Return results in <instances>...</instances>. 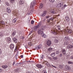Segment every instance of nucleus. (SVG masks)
I'll return each mask as SVG.
<instances>
[{
    "instance_id": "f257e3e1",
    "label": "nucleus",
    "mask_w": 73,
    "mask_h": 73,
    "mask_svg": "<svg viewBox=\"0 0 73 73\" xmlns=\"http://www.w3.org/2000/svg\"><path fill=\"white\" fill-rule=\"evenodd\" d=\"M44 29H45V27H44L41 26L38 30V35L41 34V36L45 38L47 36L44 33L43 31L44 30Z\"/></svg>"
},
{
    "instance_id": "f03ea898",
    "label": "nucleus",
    "mask_w": 73,
    "mask_h": 73,
    "mask_svg": "<svg viewBox=\"0 0 73 73\" xmlns=\"http://www.w3.org/2000/svg\"><path fill=\"white\" fill-rule=\"evenodd\" d=\"M41 26V23H39L38 24V25L35 26L34 27V30L35 31H36L38 28H39Z\"/></svg>"
},
{
    "instance_id": "7ed1b4c3",
    "label": "nucleus",
    "mask_w": 73,
    "mask_h": 73,
    "mask_svg": "<svg viewBox=\"0 0 73 73\" xmlns=\"http://www.w3.org/2000/svg\"><path fill=\"white\" fill-rule=\"evenodd\" d=\"M62 52L63 53V54L64 56L65 55H66V50L65 49H63L62 50Z\"/></svg>"
},
{
    "instance_id": "20e7f679",
    "label": "nucleus",
    "mask_w": 73,
    "mask_h": 73,
    "mask_svg": "<svg viewBox=\"0 0 73 73\" xmlns=\"http://www.w3.org/2000/svg\"><path fill=\"white\" fill-rule=\"evenodd\" d=\"M50 12L53 15H54V14H55V13H56V10L53 9H51L50 10Z\"/></svg>"
},
{
    "instance_id": "39448f33",
    "label": "nucleus",
    "mask_w": 73,
    "mask_h": 73,
    "mask_svg": "<svg viewBox=\"0 0 73 73\" xmlns=\"http://www.w3.org/2000/svg\"><path fill=\"white\" fill-rule=\"evenodd\" d=\"M62 5H63V3H60L57 5V7H59V8H61V7H62Z\"/></svg>"
},
{
    "instance_id": "423d86ee",
    "label": "nucleus",
    "mask_w": 73,
    "mask_h": 73,
    "mask_svg": "<svg viewBox=\"0 0 73 73\" xmlns=\"http://www.w3.org/2000/svg\"><path fill=\"white\" fill-rule=\"evenodd\" d=\"M47 44L48 46H50L51 45V41L50 40H48L47 41Z\"/></svg>"
},
{
    "instance_id": "0eeeda50",
    "label": "nucleus",
    "mask_w": 73,
    "mask_h": 73,
    "mask_svg": "<svg viewBox=\"0 0 73 73\" xmlns=\"http://www.w3.org/2000/svg\"><path fill=\"white\" fill-rule=\"evenodd\" d=\"M67 31H68V33L70 35H72L73 34V31L71 30H68Z\"/></svg>"
},
{
    "instance_id": "6e6552de",
    "label": "nucleus",
    "mask_w": 73,
    "mask_h": 73,
    "mask_svg": "<svg viewBox=\"0 0 73 73\" xmlns=\"http://www.w3.org/2000/svg\"><path fill=\"white\" fill-rule=\"evenodd\" d=\"M65 68L68 70H70V67L69 66H68L67 65L66 66H65Z\"/></svg>"
},
{
    "instance_id": "1a4fd4ad",
    "label": "nucleus",
    "mask_w": 73,
    "mask_h": 73,
    "mask_svg": "<svg viewBox=\"0 0 73 73\" xmlns=\"http://www.w3.org/2000/svg\"><path fill=\"white\" fill-rule=\"evenodd\" d=\"M6 12L8 13H11V10H10V9L8 7H7L6 9Z\"/></svg>"
},
{
    "instance_id": "9d476101",
    "label": "nucleus",
    "mask_w": 73,
    "mask_h": 73,
    "mask_svg": "<svg viewBox=\"0 0 73 73\" xmlns=\"http://www.w3.org/2000/svg\"><path fill=\"white\" fill-rule=\"evenodd\" d=\"M73 48V46L72 45H69L67 46V48L68 49H72Z\"/></svg>"
},
{
    "instance_id": "9b49d317",
    "label": "nucleus",
    "mask_w": 73,
    "mask_h": 73,
    "mask_svg": "<svg viewBox=\"0 0 73 73\" xmlns=\"http://www.w3.org/2000/svg\"><path fill=\"white\" fill-rule=\"evenodd\" d=\"M36 66L38 68H42V66L41 65V64H39L36 65Z\"/></svg>"
},
{
    "instance_id": "f8f14e48",
    "label": "nucleus",
    "mask_w": 73,
    "mask_h": 73,
    "mask_svg": "<svg viewBox=\"0 0 73 73\" xmlns=\"http://www.w3.org/2000/svg\"><path fill=\"white\" fill-rule=\"evenodd\" d=\"M10 47L11 50H13L14 49V45L13 44H12L10 45Z\"/></svg>"
},
{
    "instance_id": "ddd939ff",
    "label": "nucleus",
    "mask_w": 73,
    "mask_h": 73,
    "mask_svg": "<svg viewBox=\"0 0 73 73\" xmlns=\"http://www.w3.org/2000/svg\"><path fill=\"white\" fill-rule=\"evenodd\" d=\"M19 4L20 5H22V4H24V1L23 0H21L19 2Z\"/></svg>"
},
{
    "instance_id": "4468645a",
    "label": "nucleus",
    "mask_w": 73,
    "mask_h": 73,
    "mask_svg": "<svg viewBox=\"0 0 73 73\" xmlns=\"http://www.w3.org/2000/svg\"><path fill=\"white\" fill-rule=\"evenodd\" d=\"M66 20V21L68 22V21H69V17L68 16H66L65 17Z\"/></svg>"
},
{
    "instance_id": "2eb2a0df",
    "label": "nucleus",
    "mask_w": 73,
    "mask_h": 73,
    "mask_svg": "<svg viewBox=\"0 0 73 73\" xmlns=\"http://www.w3.org/2000/svg\"><path fill=\"white\" fill-rule=\"evenodd\" d=\"M13 41L15 42L16 43L17 42V39L16 38H13Z\"/></svg>"
},
{
    "instance_id": "dca6fc26",
    "label": "nucleus",
    "mask_w": 73,
    "mask_h": 73,
    "mask_svg": "<svg viewBox=\"0 0 73 73\" xmlns=\"http://www.w3.org/2000/svg\"><path fill=\"white\" fill-rule=\"evenodd\" d=\"M38 46V48H39V49H41V48H42V45L40 44Z\"/></svg>"
},
{
    "instance_id": "f3484780",
    "label": "nucleus",
    "mask_w": 73,
    "mask_h": 73,
    "mask_svg": "<svg viewBox=\"0 0 73 73\" xmlns=\"http://www.w3.org/2000/svg\"><path fill=\"white\" fill-rule=\"evenodd\" d=\"M11 38H8L7 39V42H11Z\"/></svg>"
},
{
    "instance_id": "a211bd4d",
    "label": "nucleus",
    "mask_w": 73,
    "mask_h": 73,
    "mask_svg": "<svg viewBox=\"0 0 73 73\" xmlns=\"http://www.w3.org/2000/svg\"><path fill=\"white\" fill-rule=\"evenodd\" d=\"M2 68H4V69H6V68H8V66L7 65L3 66H2Z\"/></svg>"
},
{
    "instance_id": "6ab92c4d",
    "label": "nucleus",
    "mask_w": 73,
    "mask_h": 73,
    "mask_svg": "<svg viewBox=\"0 0 73 73\" xmlns=\"http://www.w3.org/2000/svg\"><path fill=\"white\" fill-rule=\"evenodd\" d=\"M20 71V69L17 68L15 70V72H19V71Z\"/></svg>"
},
{
    "instance_id": "aec40b11",
    "label": "nucleus",
    "mask_w": 73,
    "mask_h": 73,
    "mask_svg": "<svg viewBox=\"0 0 73 73\" xmlns=\"http://www.w3.org/2000/svg\"><path fill=\"white\" fill-rule=\"evenodd\" d=\"M51 56L52 57H54V56H55V52L52 53L51 54Z\"/></svg>"
},
{
    "instance_id": "412c9836",
    "label": "nucleus",
    "mask_w": 73,
    "mask_h": 73,
    "mask_svg": "<svg viewBox=\"0 0 73 73\" xmlns=\"http://www.w3.org/2000/svg\"><path fill=\"white\" fill-rule=\"evenodd\" d=\"M67 7V5H63V7H62V10L64 9H65V7Z\"/></svg>"
},
{
    "instance_id": "4be33fe9",
    "label": "nucleus",
    "mask_w": 73,
    "mask_h": 73,
    "mask_svg": "<svg viewBox=\"0 0 73 73\" xmlns=\"http://www.w3.org/2000/svg\"><path fill=\"white\" fill-rule=\"evenodd\" d=\"M49 19H50V21H51H51H53V20H54V18L53 17H50V18H49Z\"/></svg>"
},
{
    "instance_id": "5701e85b",
    "label": "nucleus",
    "mask_w": 73,
    "mask_h": 73,
    "mask_svg": "<svg viewBox=\"0 0 73 73\" xmlns=\"http://www.w3.org/2000/svg\"><path fill=\"white\" fill-rule=\"evenodd\" d=\"M28 45H30V46H32L33 45V44H32V42H29Z\"/></svg>"
},
{
    "instance_id": "b1692460",
    "label": "nucleus",
    "mask_w": 73,
    "mask_h": 73,
    "mask_svg": "<svg viewBox=\"0 0 73 73\" xmlns=\"http://www.w3.org/2000/svg\"><path fill=\"white\" fill-rule=\"evenodd\" d=\"M52 59L54 60H57L58 59V58L57 57H53L52 58Z\"/></svg>"
},
{
    "instance_id": "393cba45",
    "label": "nucleus",
    "mask_w": 73,
    "mask_h": 73,
    "mask_svg": "<svg viewBox=\"0 0 73 73\" xmlns=\"http://www.w3.org/2000/svg\"><path fill=\"white\" fill-rule=\"evenodd\" d=\"M65 40L66 41H67V40H69V37L68 36H66L65 37Z\"/></svg>"
},
{
    "instance_id": "a878e982",
    "label": "nucleus",
    "mask_w": 73,
    "mask_h": 73,
    "mask_svg": "<svg viewBox=\"0 0 73 73\" xmlns=\"http://www.w3.org/2000/svg\"><path fill=\"white\" fill-rule=\"evenodd\" d=\"M69 44V42H65L64 43V45H67Z\"/></svg>"
},
{
    "instance_id": "bb28decb",
    "label": "nucleus",
    "mask_w": 73,
    "mask_h": 73,
    "mask_svg": "<svg viewBox=\"0 0 73 73\" xmlns=\"http://www.w3.org/2000/svg\"><path fill=\"white\" fill-rule=\"evenodd\" d=\"M43 7V5L42 3H41L40 4V8H42Z\"/></svg>"
},
{
    "instance_id": "cd10ccee",
    "label": "nucleus",
    "mask_w": 73,
    "mask_h": 73,
    "mask_svg": "<svg viewBox=\"0 0 73 73\" xmlns=\"http://www.w3.org/2000/svg\"><path fill=\"white\" fill-rule=\"evenodd\" d=\"M20 64H21V63H17L16 64L15 66H20Z\"/></svg>"
},
{
    "instance_id": "c85d7f7f",
    "label": "nucleus",
    "mask_w": 73,
    "mask_h": 73,
    "mask_svg": "<svg viewBox=\"0 0 73 73\" xmlns=\"http://www.w3.org/2000/svg\"><path fill=\"white\" fill-rule=\"evenodd\" d=\"M45 15H45V14H43V13H42L40 15V16H42V17H44V16H45Z\"/></svg>"
},
{
    "instance_id": "c756f323",
    "label": "nucleus",
    "mask_w": 73,
    "mask_h": 73,
    "mask_svg": "<svg viewBox=\"0 0 73 73\" xmlns=\"http://www.w3.org/2000/svg\"><path fill=\"white\" fill-rule=\"evenodd\" d=\"M47 21L48 23H52V22H51V21H50V19H48L47 20Z\"/></svg>"
},
{
    "instance_id": "7c9ffc66",
    "label": "nucleus",
    "mask_w": 73,
    "mask_h": 73,
    "mask_svg": "<svg viewBox=\"0 0 73 73\" xmlns=\"http://www.w3.org/2000/svg\"><path fill=\"white\" fill-rule=\"evenodd\" d=\"M54 41L55 42H56V43H57L58 42V40L56 39H54Z\"/></svg>"
},
{
    "instance_id": "2f4dec72",
    "label": "nucleus",
    "mask_w": 73,
    "mask_h": 73,
    "mask_svg": "<svg viewBox=\"0 0 73 73\" xmlns=\"http://www.w3.org/2000/svg\"><path fill=\"white\" fill-rule=\"evenodd\" d=\"M13 23H15L16 22V18H15V19H14L13 21Z\"/></svg>"
},
{
    "instance_id": "473e14b6",
    "label": "nucleus",
    "mask_w": 73,
    "mask_h": 73,
    "mask_svg": "<svg viewBox=\"0 0 73 73\" xmlns=\"http://www.w3.org/2000/svg\"><path fill=\"white\" fill-rule=\"evenodd\" d=\"M10 1L11 3H13L15 2V0H10Z\"/></svg>"
},
{
    "instance_id": "72a5a7b5",
    "label": "nucleus",
    "mask_w": 73,
    "mask_h": 73,
    "mask_svg": "<svg viewBox=\"0 0 73 73\" xmlns=\"http://www.w3.org/2000/svg\"><path fill=\"white\" fill-rule=\"evenodd\" d=\"M15 35H16V32H13L12 34V35L13 36H15Z\"/></svg>"
},
{
    "instance_id": "f704fd0d",
    "label": "nucleus",
    "mask_w": 73,
    "mask_h": 73,
    "mask_svg": "<svg viewBox=\"0 0 73 73\" xmlns=\"http://www.w3.org/2000/svg\"><path fill=\"white\" fill-rule=\"evenodd\" d=\"M1 24H3V25H5V23H4V22L3 21H1L0 22Z\"/></svg>"
},
{
    "instance_id": "c9c22d12",
    "label": "nucleus",
    "mask_w": 73,
    "mask_h": 73,
    "mask_svg": "<svg viewBox=\"0 0 73 73\" xmlns=\"http://www.w3.org/2000/svg\"><path fill=\"white\" fill-rule=\"evenodd\" d=\"M44 63H45V65H47V66L48 65V62H45L44 61L43 62Z\"/></svg>"
},
{
    "instance_id": "e433bc0d",
    "label": "nucleus",
    "mask_w": 73,
    "mask_h": 73,
    "mask_svg": "<svg viewBox=\"0 0 73 73\" xmlns=\"http://www.w3.org/2000/svg\"><path fill=\"white\" fill-rule=\"evenodd\" d=\"M3 34L0 32V37H3Z\"/></svg>"
},
{
    "instance_id": "4c0bfd02",
    "label": "nucleus",
    "mask_w": 73,
    "mask_h": 73,
    "mask_svg": "<svg viewBox=\"0 0 73 73\" xmlns=\"http://www.w3.org/2000/svg\"><path fill=\"white\" fill-rule=\"evenodd\" d=\"M52 50V48H50L48 49V51H50Z\"/></svg>"
},
{
    "instance_id": "58836bf2",
    "label": "nucleus",
    "mask_w": 73,
    "mask_h": 73,
    "mask_svg": "<svg viewBox=\"0 0 73 73\" xmlns=\"http://www.w3.org/2000/svg\"><path fill=\"white\" fill-rule=\"evenodd\" d=\"M42 73H47L46 71L45 70H42Z\"/></svg>"
},
{
    "instance_id": "ea45409f",
    "label": "nucleus",
    "mask_w": 73,
    "mask_h": 73,
    "mask_svg": "<svg viewBox=\"0 0 73 73\" xmlns=\"http://www.w3.org/2000/svg\"><path fill=\"white\" fill-rule=\"evenodd\" d=\"M38 68H36L34 69V70L36 72H38Z\"/></svg>"
},
{
    "instance_id": "a19ab883",
    "label": "nucleus",
    "mask_w": 73,
    "mask_h": 73,
    "mask_svg": "<svg viewBox=\"0 0 73 73\" xmlns=\"http://www.w3.org/2000/svg\"><path fill=\"white\" fill-rule=\"evenodd\" d=\"M43 14H45V15H46V11H44L43 12Z\"/></svg>"
},
{
    "instance_id": "79ce46f5",
    "label": "nucleus",
    "mask_w": 73,
    "mask_h": 73,
    "mask_svg": "<svg viewBox=\"0 0 73 73\" xmlns=\"http://www.w3.org/2000/svg\"><path fill=\"white\" fill-rule=\"evenodd\" d=\"M50 1L51 3H54V0H49Z\"/></svg>"
},
{
    "instance_id": "37998d69",
    "label": "nucleus",
    "mask_w": 73,
    "mask_h": 73,
    "mask_svg": "<svg viewBox=\"0 0 73 73\" xmlns=\"http://www.w3.org/2000/svg\"><path fill=\"white\" fill-rule=\"evenodd\" d=\"M33 3H31V4L30 6V8H32L33 7Z\"/></svg>"
},
{
    "instance_id": "c03bdc74",
    "label": "nucleus",
    "mask_w": 73,
    "mask_h": 73,
    "mask_svg": "<svg viewBox=\"0 0 73 73\" xmlns=\"http://www.w3.org/2000/svg\"><path fill=\"white\" fill-rule=\"evenodd\" d=\"M53 33L54 35H56V34H57V33L55 32V31L54 30L53 31Z\"/></svg>"
},
{
    "instance_id": "a18cd8bd",
    "label": "nucleus",
    "mask_w": 73,
    "mask_h": 73,
    "mask_svg": "<svg viewBox=\"0 0 73 73\" xmlns=\"http://www.w3.org/2000/svg\"><path fill=\"white\" fill-rule=\"evenodd\" d=\"M59 68H60L62 69V68H63V66H62V65H60L59 66Z\"/></svg>"
},
{
    "instance_id": "49530a36",
    "label": "nucleus",
    "mask_w": 73,
    "mask_h": 73,
    "mask_svg": "<svg viewBox=\"0 0 73 73\" xmlns=\"http://www.w3.org/2000/svg\"><path fill=\"white\" fill-rule=\"evenodd\" d=\"M2 53H3V51L0 49V54H1Z\"/></svg>"
},
{
    "instance_id": "de8ad7c7",
    "label": "nucleus",
    "mask_w": 73,
    "mask_h": 73,
    "mask_svg": "<svg viewBox=\"0 0 73 73\" xmlns=\"http://www.w3.org/2000/svg\"><path fill=\"white\" fill-rule=\"evenodd\" d=\"M61 28V27H60V26H58V30H60L61 29H60Z\"/></svg>"
},
{
    "instance_id": "09e8293b",
    "label": "nucleus",
    "mask_w": 73,
    "mask_h": 73,
    "mask_svg": "<svg viewBox=\"0 0 73 73\" xmlns=\"http://www.w3.org/2000/svg\"><path fill=\"white\" fill-rule=\"evenodd\" d=\"M15 58H16V60H17V58H18V56H17V55H16L15 56Z\"/></svg>"
},
{
    "instance_id": "8fccbe9b",
    "label": "nucleus",
    "mask_w": 73,
    "mask_h": 73,
    "mask_svg": "<svg viewBox=\"0 0 73 73\" xmlns=\"http://www.w3.org/2000/svg\"><path fill=\"white\" fill-rule=\"evenodd\" d=\"M34 22H35V21H34L32 20L31 22V24H33V23H34Z\"/></svg>"
},
{
    "instance_id": "3c124183",
    "label": "nucleus",
    "mask_w": 73,
    "mask_h": 73,
    "mask_svg": "<svg viewBox=\"0 0 73 73\" xmlns=\"http://www.w3.org/2000/svg\"><path fill=\"white\" fill-rule=\"evenodd\" d=\"M49 17H50V16L49 15L47 16L46 17V19H48Z\"/></svg>"
},
{
    "instance_id": "603ef678",
    "label": "nucleus",
    "mask_w": 73,
    "mask_h": 73,
    "mask_svg": "<svg viewBox=\"0 0 73 73\" xmlns=\"http://www.w3.org/2000/svg\"><path fill=\"white\" fill-rule=\"evenodd\" d=\"M59 53H60V52L58 51H57L56 52V54H59Z\"/></svg>"
},
{
    "instance_id": "864d4df0",
    "label": "nucleus",
    "mask_w": 73,
    "mask_h": 73,
    "mask_svg": "<svg viewBox=\"0 0 73 73\" xmlns=\"http://www.w3.org/2000/svg\"><path fill=\"white\" fill-rule=\"evenodd\" d=\"M35 49H39V48H38V46H37L35 48Z\"/></svg>"
},
{
    "instance_id": "5fc2aeb1",
    "label": "nucleus",
    "mask_w": 73,
    "mask_h": 73,
    "mask_svg": "<svg viewBox=\"0 0 73 73\" xmlns=\"http://www.w3.org/2000/svg\"><path fill=\"white\" fill-rule=\"evenodd\" d=\"M27 62H33V61H30V60H29V61H27Z\"/></svg>"
},
{
    "instance_id": "6e6d98bb",
    "label": "nucleus",
    "mask_w": 73,
    "mask_h": 73,
    "mask_svg": "<svg viewBox=\"0 0 73 73\" xmlns=\"http://www.w3.org/2000/svg\"><path fill=\"white\" fill-rule=\"evenodd\" d=\"M40 58H42V57H44V55H40Z\"/></svg>"
},
{
    "instance_id": "4d7b16f0",
    "label": "nucleus",
    "mask_w": 73,
    "mask_h": 73,
    "mask_svg": "<svg viewBox=\"0 0 73 73\" xmlns=\"http://www.w3.org/2000/svg\"><path fill=\"white\" fill-rule=\"evenodd\" d=\"M25 47L26 48V49H27V48H28V46H27V45L25 46Z\"/></svg>"
},
{
    "instance_id": "13d9d810",
    "label": "nucleus",
    "mask_w": 73,
    "mask_h": 73,
    "mask_svg": "<svg viewBox=\"0 0 73 73\" xmlns=\"http://www.w3.org/2000/svg\"><path fill=\"white\" fill-rule=\"evenodd\" d=\"M59 56L60 57H61L62 56V54H60L59 55Z\"/></svg>"
},
{
    "instance_id": "bf43d9fd",
    "label": "nucleus",
    "mask_w": 73,
    "mask_h": 73,
    "mask_svg": "<svg viewBox=\"0 0 73 73\" xmlns=\"http://www.w3.org/2000/svg\"><path fill=\"white\" fill-rule=\"evenodd\" d=\"M47 66H50V64H49V63L48 64Z\"/></svg>"
},
{
    "instance_id": "052dcab7",
    "label": "nucleus",
    "mask_w": 73,
    "mask_h": 73,
    "mask_svg": "<svg viewBox=\"0 0 73 73\" xmlns=\"http://www.w3.org/2000/svg\"><path fill=\"white\" fill-rule=\"evenodd\" d=\"M68 64H72V62H70V61H69L68 62Z\"/></svg>"
},
{
    "instance_id": "680f3d73",
    "label": "nucleus",
    "mask_w": 73,
    "mask_h": 73,
    "mask_svg": "<svg viewBox=\"0 0 73 73\" xmlns=\"http://www.w3.org/2000/svg\"><path fill=\"white\" fill-rule=\"evenodd\" d=\"M71 59H73V55L70 56Z\"/></svg>"
},
{
    "instance_id": "e2e57ef3",
    "label": "nucleus",
    "mask_w": 73,
    "mask_h": 73,
    "mask_svg": "<svg viewBox=\"0 0 73 73\" xmlns=\"http://www.w3.org/2000/svg\"><path fill=\"white\" fill-rule=\"evenodd\" d=\"M6 4L7 5V6H9V3H6Z\"/></svg>"
},
{
    "instance_id": "0e129e2a",
    "label": "nucleus",
    "mask_w": 73,
    "mask_h": 73,
    "mask_svg": "<svg viewBox=\"0 0 73 73\" xmlns=\"http://www.w3.org/2000/svg\"><path fill=\"white\" fill-rule=\"evenodd\" d=\"M52 65V66L54 68H56V66H53V65Z\"/></svg>"
},
{
    "instance_id": "69168bd1",
    "label": "nucleus",
    "mask_w": 73,
    "mask_h": 73,
    "mask_svg": "<svg viewBox=\"0 0 73 73\" xmlns=\"http://www.w3.org/2000/svg\"><path fill=\"white\" fill-rule=\"evenodd\" d=\"M2 70H2V69L0 68V72H2Z\"/></svg>"
},
{
    "instance_id": "338daca9",
    "label": "nucleus",
    "mask_w": 73,
    "mask_h": 73,
    "mask_svg": "<svg viewBox=\"0 0 73 73\" xmlns=\"http://www.w3.org/2000/svg\"><path fill=\"white\" fill-rule=\"evenodd\" d=\"M15 62H13V65H15Z\"/></svg>"
},
{
    "instance_id": "774afa93",
    "label": "nucleus",
    "mask_w": 73,
    "mask_h": 73,
    "mask_svg": "<svg viewBox=\"0 0 73 73\" xmlns=\"http://www.w3.org/2000/svg\"><path fill=\"white\" fill-rule=\"evenodd\" d=\"M26 73H31L30 72L27 71Z\"/></svg>"
}]
</instances>
